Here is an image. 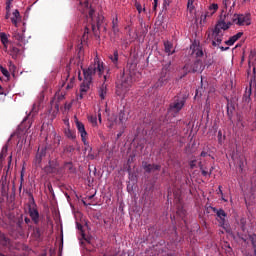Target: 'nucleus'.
Here are the masks:
<instances>
[{
    "instance_id": "18",
    "label": "nucleus",
    "mask_w": 256,
    "mask_h": 256,
    "mask_svg": "<svg viewBox=\"0 0 256 256\" xmlns=\"http://www.w3.org/2000/svg\"><path fill=\"white\" fill-rule=\"evenodd\" d=\"M191 49H192V55H194L195 57H203V48H201V46L192 45Z\"/></svg>"
},
{
    "instance_id": "33",
    "label": "nucleus",
    "mask_w": 256,
    "mask_h": 256,
    "mask_svg": "<svg viewBox=\"0 0 256 256\" xmlns=\"http://www.w3.org/2000/svg\"><path fill=\"white\" fill-rule=\"evenodd\" d=\"M75 151V146L74 145H68L64 147V153H73Z\"/></svg>"
},
{
    "instance_id": "9",
    "label": "nucleus",
    "mask_w": 256,
    "mask_h": 256,
    "mask_svg": "<svg viewBox=\"0 0 256 256\" xmlns=\"http://www.w3.org/2000/svg\"><path fill=\"white\" fill-rule=\"evenodd\" d=\"M111 31L114 39L119 38V33H121V29L119 28V16H117V14L114 18H112Z\"/></svg>"
},
{
    "instance_id": "6",
    "label": "nucleus",
    "mask_w": 256,
    "mask_h": 256,
    "mask_svg": "<svg viewBox=\"0 0 256 256\" xmlns=\"http://www.w3.org/2000/svg\"><path fill=\"white\" fill-rule=\"evenodd\" d=\"M233 23L235 25L243 26V25H251V17L245 14H234L233 15Z\"/></svg>"
},
{
    "instance_id": "49",
    "label": "nucleus",
    "mask_w": 256,
    "mask_h": 256,
    "mask_svg": "<svg viewBox=\"0 0 256 256\" xmlns=\"http://www.w3.org/2000/svg\"><path fill=\"white\" fill-rule=\"evenodd\" d=\"M9 17H11V9H6L5 19H9Z\"/></svg>"
},
{
    "instance_id": "45",
    "label": "nucleus",
    "mask_w": 256,
    "mask_h": 256,
    "mask_svg": "<svg viewBox=\"0 0 256 256\" xmlns=\"http://www.w3.org/2000/svg\"><path fill=\"white\" fill-rule=\"evenodd\" d=\"M207 21V15L202 14L200 17V23H205Z\"/></svg>"
},
{
    "instance_id": "37",
    "label": "nucleus",
    "mask_w": 256,
    "mask_h": 256,
    "mask_svg": "<svg viewBox=\"0 0 256 256\" xmlns=\"http://www.w3.org/2000/svg\"><path fill=\"white\" fill-rule=\"evenodd\" d=\"M0 71L4 75V77H7V79H9L10 74H9V71L6 68H4L3 66H0Z\"/></svg>"
},
{
    "instance_id": "44",
    "label": "nucleus",
    "mask_w": 256,
    "mask_h": 256,
    "mask_svg": "<svg viewBox=\"0 0 256 256\" xmlns=\"http://www.w3.org/2000/svg\"><path fill=\"white\" fill-rule=\"evenodd\" d=\"M223 5L227 9L228 5H231V0H223Z\"/></svg>"
},
{
    "instance_id": "1",
    "label": "nucleus",
    "mask_w": 256,
    "mask_h": 256,
    "mask_svg": "<svg viewBox=\"0 0 256 256\" xmlns=\"http://www.w3.org/2000/svg\"><path fill=\"white\" fill-rule=\"evenodd\" d=\"M103 71H105L103 62L99 61L98 57L94 58V63L92 65L83 70L84 80L80 86L79 99H83L84 93H87V90L90 89L91 83H93V75L98 73L99 77H101L103 75Z\"/></svg>"
},
{
    "instance_id": "50",
    "label": "nucleus",
    "mask_w": 256,
    "mask_h": 256,
    "mask_svg": "<svg viewBox=\"0 0 256 256\" xmlns=\"http://www.w3.org/2000/svg\"><path fill=\"white\" fill-rule=\"evenodd\" d=\"M75 80V78H71L70 84L67 85V89H72L73 87V81Z\"/></svg>"
},
{
    "instance_id": "5",
    "label": "nucleus",
    "mask_w": 256,
    "mask_h": 256,
    "mask_svg": "<svg viewBox=\"0 0 256 256\" xmlns=\"http://www.w3.org/2000/svg\"><path fill=\"white\" fill-rule=\"evenodd\" d=\"M28 213L32 219L34 225H39V210H37V204H35V198L30 194V204L28 206Z\"/></svg>"
},
{
    "instance_id": "57",
    "label": "nucleus",
    "mask_w": 256,
    "mask_h": 256,
    "mask_svg": "<svg viewBox=\"0 0 256 256\" xmlns=\"http://www.w3.org/2000/svg\"><path fill=\"white\" fill-rule=\"evenodd\" d=\"M98 121H99V123H102V122H103V120H102V118H101V112H98Z\"/></svg>"
},
{
    "instance_id": "64",
    "label": "nucleus",
    "mask_w": 256,
    "mask_h": 256,
    "mask_svg": "<svg viewBox=\"0 0 256 256\" xmlns=\"http://www.w3.org/2000/svg\"><path fill=\"white\" fill-rule=\"evenodd\" d=\"M254 256H256V246L254 247Z\"/></svg>"
},
{
    "instance_id": "16",
    "label": "nucleus",
    "mask_w": 256,
    "mask_h": 256,
    "mask_svg": "<svg viewBox=\"0 0 256 256\" xmlns=\"http://www.w3.org/2000/svg\"><path fill=\"white\" fill-rule=\"evenodd\" d=\"M127 82H122V85L116 87V95L118 97H123L127 93Z\"/></svg>"
},
{
    "instance_id": "28",
    "label": "nucleus",
    "mask_w": 256,
    "mask_h": 256,
    "mask_svg": "<svg viewBox=\"0 0 256 256\" xmlns=\"http://www.w3.org/2000/svg\"><path fill=\"white\" fill-rule=\"evenodd\" d=\"M160 79H164V81H169V71L161 70Z\"/></svg>"
},
{
    "instance_id": "23",
    "label": "nucleus",
    "mask_w": 256,
    "mask_h": 256,
    "mask_svg": "<svg viewBox=\"0 0 256 256\" xmlns=\"http://www.w3.org/2000/svg\"><path fill=\"white\" fill-rule=\"evenodd\" d=\"M164 49L165 53H168V55H173V53H175V50L171 51V49H173V43L169 41L164 42Z\"/></svg>"
},
{
    "instance_id": "8",
    "label": "nucleus",
    "mask_w": 256,
    "mask_h": 256,
    "mask_svg": "<svg viewBox=\"0 0 256 256\" xmlns=\"http://www.w3.org/2000/svg\"><path fill=\"white\" fill-rule=\"evenodd\" d=\"M255 89L256 90V80L255 77L250 80V87L248 90L245 91L242 101L243 103H246V105H249L251 103V91Z\"/></svg>"
},
{
    "instance_id": "48",
    "label": "nucleus",
    "mask_w": 256,
    "mask_h": 256,
    "mask_svg": "<svg viewBox=\"0 0 256 256\" xmlns=\"http://www.w3.org/2000/svg\"><path fill=\"white\" fill-rule=\"evenodd\" d=\"M55 143H57V145H61V136L55 137Z\"/></svg>"
},
{
    "instance_id": "17",
    "label": "nucleus",
    "mask_w": 256,
    "mask_h": 256,
    "mask_svg": "<svg viewBox=\"0 0 256 256\" xmlns=\"http://www.w3.org/2000/svg\"><path fill=\"white\" fill-rule=\"evenodd\" d=\"M98 95L101 101H104L107 97V84L103 83L100 88L98 89Z\"/></svg>"
},
{
    "instance_id": "22",
    "label": "nucleus",
    "mask_w": 256,
    "mask_h": 256,
    "mask_svg": "<svg viewBox=\"0 0 256 256\" xmlns=\"http://www.w3.org/2000/svg\"><path fill=\"white\" fill-rule=\"evenodd\" d=\"M11 243V240L5 236V234H0V245H2L3 247H7L9 246Z\"/></svg>"
},
{
    "instance_id": "25",
    "label": "nucleus",
    "mask_w": 256,
    "mask_h": 256,
    "mask_svg": "<svg viewBox=\"0 0 256 256\" xmlns=\"http://www.w3.org/2000/svg\"><path fill=\"white\" fill-rule=\"evenodd\" d=\"M163 85H167V80L159 78L158 81L154 84V89H159V87H163Z\"/></svg>"
},
{
    "instance_id": "53",
    "label": "nucleus",
    "mask_w": 256,
    "mask_h": 256,
    "mask_svg": "<svg viewBox=\"0 0 256 256\" xmlns=\"http://www.w3.org/2000/svg\"><path fill=\"white\" fill-rule=\"evenodd\" d=\"M234 36H236V38H238V39H241V37H243V32H238L236 35H234Z\"/></svg>"
},
{
    "instance_id": "62",
    "label": "nucleus",
    "mask_w": 256,
    "mask_h": 256,
    "mask_svg": "<svg viewBox=\"0 0 256 256\" xmlns=\"http://www.w3.org/2000/svg\"><path fill=\"white\" fill-rule=\"evenodd\" d=\"M218 189H219V193H220V195L223 197V190H221V189H222V187H221V186H219V187H218Z\"/></svg>"
},
{
    "instance_id": "60",
    "label": "nucleus",
    "mask_w": 256,
    "mask_h": 256,
    "mask_svg": "<svg viewBox=\"0 0 256 256\" xmlns=\"http://www.w3.org/2000/svg\"><path fill=\"white\" fill-rule=\"evenodd\" d=\"M11 21L14 25H17V18H11Z\"/></svg>"
},
{
    "instance_id": "12",
    "label": "nucleus",
    "mask_w": 256,
    "mask_h": 256,
    "mask_svg": "<svg viewBox=\"0 0 256 256\" xmlns=\"http://www.w3.org/2000/svg\"><path fill=\"white\" fill-rule=\"evenodd\" d=\"M47 156V147L38 148V151L35 156V165L36 167H39L41 165V162L43 161V157Z\"/></svg>"
},
{
    "instance_id": "13",
    "label": "nucleus",
    "mask_w": 256,
    "mask_h": 256,
    "mask_svg": "<svg viewBox=\"0 0 256 256\" xmlns=\"http://www.w3.org/2000/svg\"><path fill=\"white\" fill-rule=\"evenodd\" d=\"M142 167L145 173H155V171H161V165L159 164H149L147 162H142Z\"/></svg>"
},
{
    "instance_id": "40",
    "label": "nucleus",
    "mask_w": 256,
    "mask_h": 256,
    "mask_svg": "<svg viewBox=\"0 0 256 256\" xmlns=\"http://www.w3.org/2000/svg\"><path fill=\"white\" fill-rule=\"evenodd\" d=\"M197 167V160L190 161V169H195Z\"/></svg>"
},
{
    "instance_id": "35",
    "label": "nucleus",
    "mask_w": 256,
    "mask_h": 256,
    "mask_svg": "<svg viewBox=\"0 0 256 256\" xmlns=\"http://www.w3.org/2000/svg\"><path fill=\"white\" fill-rule=\"evenodd\" d=\"M135 7L139 14L143 13V11L145 12V8H143V6H141V3L137 1L135 2Z\"/></svg>"
},
{
    "instance_id": "24",
    "label": "nucleus",
    "mask_w": 256,
    "mask_h": 256,
    "mask_svg": "<svg viewBox=\"0 0 256 256\" xmlns=\"http://www.w3.org/2000/svg\"><path fill=\"white\" fill-rule=\"evenodd\" d=\"M109 59L113 63V65H117L119 63V51L115 50L113 55L109 56Z\"/></svg>"
},
{
    "instance_id": "34",
    "label": "nucleus",
    "mask_w": 256,
    "mask_h": 256,
    "mask_svg": "<svg viewBox=\"0 0 256 256\" xmlns=\"http://www.w3.org/2000/svg\"><path fill=\"white\" fill-rule=\"evenodd\" d=\"M235 43H237V41L233 36L230 37L227 41H225V45H228L229 47H231L232 45H235Z\"/></svg>"
},
{
    "instance_id": "36",
    "label": "nucleus",
    "mask_w": 256,
    "mask_h": 256,
    "mask_svg": "<svg viewBox=\"0 0 256 256\" xmlns=\"http://www.w3.org/2000/svg\"><path fill=\"white\" fill-rule=\"evenodd\" d=\"M218 9H219V5H218V4L213 3V4H211V5L209 6V10H210V11H213V12L211 13V15H213L215 12H217Z\"/></svg>"
},
{
    "instance_id": "59",
    "label": "nucleus",
    "mask_w": 256,
    "mask_h": 256,
    "mask_svg": "<svg viewBox=\"0 0 256 256\" xmlns=\"http://www.w3.org/2000/svg\"><path fill=\"white\" fill-rule=\"evenodd\" d=\"M202 175H203L204 177H207V175H209V172H207L206 170H202Z\"/></svg>"
},
{
    "instance_id": "32",
    "label": "nucleus",
    "mask_w": 256,
    "mask_h": 256,
    "mask_svg": "<svg viewBox=\"0 0 256 256\" xmlns=\"http://www.w3.org/2000/svg\"><path fill=\"white\" fill-rule=\"evenodd\" d=\"M88 121L91 122L92 127H97V116H89Z\"/></svg>"
},
{
    "instance_id": "51",
    "label": "nucleus",
    "mask_w": 256,
    "mask_h": 256,
    "mask_svg": "<svg viewBox=\"0 0 256 256\" xmlns=\"http://www.w3.org/2000/svg\"><path fill=\"white\" fill-rule=\"evenodd\" d=\"M255 239H256V235L251 236V242H252L253 247H256Z\"/></svg>"
},
{
    "instance_id": "31",
    "label": "nucleus",
    "mask_w": 256,
    "mask_h": 256,
    "mask_svg": "<svg viewBox=\"0 0 256 256\" xmlns=\"http://www.w3.org/2000/svg\"><path fill=\"white\" fill-rule=\"evenodd\" d=\"M162 71H171V61L162 64Z\"/></svg>"
},
{
    "instance_id": "15",
    "label": "nucleus",
    "mask_w": 256,
    "mask_h": 256,
    "mask_svg": "<svg viewBox=\"0 0 256 256\" xmlns=\"http://www.w3.org/2000/svg\"><path fill=\"white\" fill-rule=\"evenodd\" d=\"M103 21H105V17L103 15H98L96 18V26L95 24H92V31L93 33H96V31L101 29V26L103 25Z\"/></svg>"
},
{
    "instance_id": "46",
    "label": "nucleus",
    "mask_w": 256,
    "mask_h": 256,
    "mask_svg": "<svg viewBox=\"0 0 256 256\" xmlns=\"http://www.w3.org/2000/svg\"><path fill=\"white\" fill-rule=\"evenodd\" d=\"M13 16H14L15 19H19V17H20L19 10H15L13 12Z\"/></svg>"
},
{
    "instance_id": "55",
    "label": "nucleus",
    "mask_w": 256,
    "mask_h": 256,
    "mask_svg": "<svg viewBox=\"0 0 256 256\" xmlns=\"http://www.w3.org/2000/svg\"><path fill=\"white\" fill-rule=\"evenodd\" d=\"M220 51H229V47L220 46Z\"/></svg>"
},
{
    "instance_id": "3",
    "label": "nucleus",
    "mask_w": 256,
    "mask_h": 256,
    "mask_svg": "<svg viewBox=\"0 0 256 256\" xmlns=\"http://www.w3.org/2000/svg\"><path fill=\"white\" fill-rule=\"evenodd\" d=\"M233 14H231V11H229L228 13L222 14L220 15V18L217 22V26L221 27L222 31H227V29H231V26L233 25Z\"/></svg>"
},
{
    "instance_id": "42",
    "label": "nucleus",
    "mask_w": 256,
    "mask_h": 256,
    "mask_svg": "<svg viewBox=\"0 0 256 256\" xmlns=\"http://www.w3.org/2000/svg\"><path fill=\"white\" fill-rule=\"evenodd\" d=\"M77 230L81 231V236L83 235V233H85V231H83V225H81L80 223H77Z\"/></svg>"
},
{
    "instance_id": "54",
    "label": "nucleus",
    "mask_w": 256,
    "mask_h": 256,
    "mask_svg": "<svg viewBox=\"0 0 256 256\" xmlns=\"http://www.w3.org/2000/svg\"><path fill=\"white\" fill-rule=\"evenodd\" d=\"M24 221H25L26 225H29V223H31V219L28 217H25Z\"/></svg>"
},
{
    "instance_id": "29",
    "label": "nucleus",
    "mask_w": 256,
    "mask_h": 256,
    "mask_svg": "<svg viewBox=\"0 0 256 256\" xmlns=\"http://www.w3.org/2000/svg\"><path fill=\"white\" fill-rule=\"evenodd\" d=\"M33 236L35 237V239L41 238V229H39V227L33 228Z\"/></svg>"
},
{
    "instance_id": "27",
    "label": "nucleus",
    "mask_w": 256,
    "mask_h": 256,
    "mask_svg": "<svg viewBox=\"0 0 256 256\" xmlns=\"http://www.w3.org/2000/svg\"><path fill=\"white\" fill-rule=\"evenodd\" d=\"M10 55L13 57V59H15V57H17V55H19V48L12 46L10 48Z\"/></svg>"
},
{
    "instance_id": "14",
    "label": "nucleus",
    "mask_w": 256,
    "mask_h": 256,
    "mask_svg": "<svg viewBox=\"0 0 256 256\" xmlns=\"http://www.w3.org/2000/svg\"><path fill=\"white\" fill-rule=\"evenodd\" d=\"M235 165L240 170V173H243V169H245V156L240 155L238 158L233 157Z\"/></svg>"
},
{
    "instance_id": "7",
    "label": "nucleus",
    "mask_w": 256,
    "mask_h": 256,
    "mask_svg": "<svg viewBox=\"0 0 256 256\" xmlns=\"http://www.w3.org/2000/svg\"><path fill=\"white\" fill-rule=\"evenodd\" d=\"M74 122H75L78 132L81 135L82 142L84 143V145H89V142H87V131L85 130V125L82 124V122L79 121V119H77V117H75Z\"/></svg>"
},
{
    "instance_id": "30",
    "label": "nucleus",
    "mask_w": 256,
    "mask_h": 256,
    "mask_svg": "<svg viewBox=\"0 0 256 256\" xmlns=\"http://www.w3.org/2000/svg\"><path fill=\"white\" fill-rule=\"evenodd\" d=\"M194 3H195V0H188L187 8L190 11V13H192L195 9Z\"/></svg>"
},
{
    "instance_id": "10",
    "label": "nucleus",
    "mask_w": 256,
    "mask_h": 256,
    "mask_svg": "<svg viewBox=\"0 0 256 256\" xmlns=\"http://www.w3.org/2000/svg\"><path fill=\"white\" fill-rule=\"evenodd\" d=\"M214 213H216L217 217H218V222L220 227H223V229H225V223H226V219H227V213L225 212V210L223 209H217V208H213Z\"/></svg>"
},
{
    "instance_id": "21",
    "label": "nucleus",
    "mask_w": 256,
    "mask_h": 256,
    "mask_svg": "<svg viewBox=\"0 0 256 256\" xmlns=\"http://www.w3.org/2000/svg\"><path fill=\"white\" fill-rule=\"evenodd\" d=\"M118 119H119V125H123L127 122V114L125 113V110H121L119 115H118Z\"/></svg>"
},
{
    "instance_id": "19",
    "label": "nucleus",
    "mask_w": 256,
    "mask_h": 256,
    "mask_svg": "<svg viewBox=\"0 0 256 256\" xmlns=\"http://www.w3.org/2000/svg\"><path fill=\"white\" fill-rule=\"evenodd\" d=\"M64 135L67 137V139H70L71 141H75L77 139V135L75 134V131L70 130L69 128L64 129Z\"/></svg>"
},
{
    "instance_id": "38",
    "label": "nucleus",
    "mask_w": 256,
    "mask_h": 256,
    "mask_svg": "<svg viewBox=\"0 0 256 256\" xmlns=\"http://www.w3.org/2000/svg\"><path fill=\"white\" fill-rule=\"evenodd\" d=\"M95 15V10H93V9H89V11H88V17H89V19H91L92 21H93V16Z\"/></svg>"
},
{
    "instance_id": "61",
    "label": "nucleus",
    "mask_w": 256,
    "mask_h": 256,
    "mask_svg": "<svg viewBox=\"0 0 256 256\" xmlns=\"http://www.w3.org/2000/svg\"><path fill=\"white\" fill-rule=\"evenodd\" d=\"M200 156H202V157H206V156H207V152L202 151V152H201V154H200Z\"/></svg>"
},
{
    "instance_id": "39",
    "label": "nucleus",
    "mask_w": 256,
    "mask_h": 256,
    "mask_svg": "<svg viewBox=\"0 0 256 256\" xmlns=\"http://www.w3.org/2000/svg\"><path fill=\"white\" fill-rule=\"evenodd\" d=\"M8 149H9V147L7 145H4L0 153L2 155H6L7 156Z\"/></svg>"
},
{
    "instance_id": "20",
    "label": "nucleus",
    "mask_w": 256,
    "mask_h": 256,
    "mask_svg": "<svg viewBox=\"0 0 256 256\" xmlns=\"http://www.w3.org/2000/svg\"><path fill=\"white\" fill-rule=\"evenodd\" d=\"M63 169L66 173H75V166H73V162L64 163Z\"/></svg>"
},
{
    "instance_id": "26",
    "label": "nucleus",
    "mask_w": 256,
    "mask_h": 256,
    "mask_svg": "<svg viewBox=\"0 0 256 256\" xmlns=\"http://www.w3.org/2000/svg\"><path fill=\"white\" fill-rule=\"evenodd\" d=\"M1 43L3 44L4 48L7 49V43H9V39L7 38V34L1 33L0 34Z\"/></svg>"
},
{
    "instance_id": "2",
    "label": "nucleus",
    "mask_w": 256,
    "mask_h": 256,
    "mask_svg": "<svg viewBox=\"0 0 256 256\" xmlns=\"http://www.w3.org/2000/svg\"><path fill=\"white\" fill-rule=\"evenodd\" d=\"M205 69V66L203 65V61L196 60L191 64H186L183 67V76L186 77L188 73H203V70Z\"/></svg>"
},
{
    "instance_id": "47",
    "label": "nucleus",
    "mask_w": 256,
    "mask_h": 256,
    "mask_svg": "<svg viewBox=\"0 0 256 256\" xmlns=\"http://www.w3.org/2000/svg\"><path fill=\"white\" fill-rule=\"evenodd\" d=\"M81 237H82V239H83L84 241H86L87 243H90L89 238H87V236H85V232H82Z\"/></svg>"
},
{
    "instance_id": "52",
    "label": "nucleus",
    "mask_w": 256,
    "mask_h": 256,
    "mask_svg": "<svg viewBox=\"0 0 256 256\" xmlns=\"http://www.w3.org/2000/svg\"><path fill=\"white\" fill-rule=\"evenodd\" d=\"M115 123H117V120H115L114 122H111L108 127L109 129H113V127L115 126Z\"/></svg>"
},
{
    "instance_id": "56",
    "label": "nucleus",
    "mask_w": 256,
    "mask_h": 256,
    "mask_svg": "<svg viewBox=\"0 0 256 256\" xmlns=\"http://www.w3.org/2000/svg\"><path fill=\"white\" fill-rule=\"evenodd\" d=\"M157 1H158V0H154V3H153V9H154V11L157 10Z\"/></svg>"
},
{
    "instance_id": "4",
    "label": "nucleus",
    "mask_w": 256,
    "mask_h": 256,
    "mask_svg": "<svg viewBox=\"0 0 256 256\" xmlns=\"http://www.w3.org/2000/svg\"><path fill=\"white\" fill-rule=\"evenodd\" d=\"M221 30H223V28H221V26H218L216 24V26L212 30V34L208 35V37H210L212 41L213 47H219V45L223 43V31Z\"/></svg>"
},
{
    "instance_id": "41",
    "label": "nucleus",
    "mask_w": 256,
    "mask_h": 256,
    "mask_svg": "<svg viewBox=\"0 0 256 256\" xmlns=\"http://www.w3.org/2000/svg\"><path fill=\"white\" fill-rule=\"evenodd\" d=\"M227 115L228 119H231L233 117V110L229 109V105L227 106Z\"/></svg>"
},
{
    "instance_id": "63",
    "label": "nucleus",
    "mask_w": 256,
    "mask_h": 256,
    "mask_svg": "<svg viewBox=\"0 0 256 256\" xmlns=\"http://www.w3.org/2000/svg\"><path fill=\"white\" fill-rule=\"evenodd\" d=\"M93 197H95V194L88 196L89 201H91V199H93Z\"/></svg>"
},
{
    "instance_id": "43",
    "label": "nucleus",
    "mask_w": 256,
    "mask_h": 256,
    "mask_svg": "<svg viewBox=\"0 0 256 256\" xmlns=\"http://www.w3.org/2000/svg\"><path fill=\"white\" fill-rule=\"evenodd\" d=\"M11 3H13V0H6V9H11Z\"/></svg>"
},
{
    "instance_id": "58",
    "label": "nucleus",
    "mask_w": 256,
    "mask_h": 256,
    "mask_svg": "<svg viewBox=\"0 0 256 256\" xmlns=\"http://www.w3.org/2000/svg\"><path fill=\"white\" fill-rule=\"evenodd\" d=\"M88 34H89V29L86 28L84 31L83 39H85L86 35H88Z\"/></svg>"
},
{
    "instance_id": "11",
    "label": "nucleus",
    "mask_w": 256,
    "mask_h": 256,
    "mask_svg": "<svg viewBox=\"0 0 256 256\" xmlns=\"http://www.w3.org/2000/svg\"><path fill=\"white\" fill-rule=\"evenodd\" d=\"M185 106V100H176L170 104L169 112L170 113H179Z\"/></svg>"
}]
</instances>
